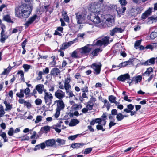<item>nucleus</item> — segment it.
<instances>
[{
	"mask_svg": "<svg viewBox=\"0 0 157 157\" xmlns=\"http://www.w3.org/2000/svg\"><path fill=\"white\" fill-rule=\"evenodd\" d=\"M24 3L15 9L16 16L21 19L28 18L31 13L32 10V1L27 0Z\"/></svg>",
	"mask_w": 157,
	"mask_h": 157,
	"instance_id": "1",
	"label": "nucleus"
},
{
	"mask_svg": "<svg viewBox=\"0 0 157 157\" xmlns=\"http://www.w3.org/2000/svg\"><path fill=\"white\" fill-rule=\"evenodd\" d=\"M90 46V45L87 44L84 47L77 49L73 52L71 56L74 58H79L82 57L84 55H87L91 51Z\"/></svg>",
	"mask_w": 157,
	"mask_h": 157,
	"instance_id": "2",
	"label": "nucleus"
},
{
	"mask_svg": "<svg viewBox=\"0 0 157 157\" xmlns=\"http://www.w3.org/2000/svg\"><path fill=\"white\" fill-rule=\"evenodd\" d=\"M91 11L94 13V16L91 15V20L95 24H98L101 22L100 17H102L101 14L98 13L99 12V11L96 9V6H94L91 8Z\"/></svg>",
	"mask_w": 157,
	"mask_h": 157,
	"instance_id": "3",
	"label": "nucleus"
},
{
	"mask_svg": "<svg viewBox=\"0 0 157 157\" xmlns=\"http://www.w3.org/2000/svg\"><path fill=\"white\" fill-rule=\"evenodd\" d=\"M56 104V108L54 117L57 118L60 115L61 111L63 110L65 108V105L62 100H58L54 101V104Z\"/></svg>",
	"mask_w": 157,
	"mask_h": 157,
	"instance_id": "4",
	"label": "nucleus"
},
{
	"mask_svg": "<svg viewBox=\"0 0 157 157\" xmlns=\"http://www.w3.org/2000/svg\"><path fill=\"white\" fill-rule=\"evenodd\" d=\"M109 37L106 36L101 39L95 40L94 41L93 45V46L96 45L99 46H101L102 45L106 46L109 43Z\"/></svg>",
	"mask_w": 157,
	"mask_h": 157,
	"instance_id": "5",
	"label": "nucleus"
},
{
	"mask_svg": "<svg viewBox=\"0 0 157 157\" xmlns=\"http://www.w3.org/2000/svg\"><path fill=\"white\" fill-rule=\"evenodd\" d=\"M53 98L52 94L49 92L47 91L44 93V100L47 105L50 106L52 103Z\"/></svg>",
	"mask_w": 157,
	"mask_h": 157,
	"instance_id": "6",
	"label": "nucleus"
},
{
	"mask_svg": "<svg viewBox=\"0 0 157 157\" xmlns=\"http://www.w3.org/2000/svg\"><path fill=\"white\" fill-rule=\"evenodd\" d=\"M86 14L82 13H75L76 19L77 23L82 24L85 22Z\"/></svg>",
	"mask_w": 157,
	"mask_h": 157,
	"instance_id": "7",
	"label": "nucleus"
},
{
	"mask_svg": "<svg viewBox=\"0 0 157 157\" xmlns=\"http://www.w3.org/2000/svg\"><path fill=\"white\" fill-rule=\"evenodd\" d=\"M1 28L2 30L0 33V42L3 43L5 42L6 40L8 38L9 36L7 35V32L4 29L6 28L5 25L2 26Z\"/></svg>",
	"mask_w": 157,
	"mask_h": 157,
	"instance_id": "8",
	"label": "nucleus"
},
{
	"mask_svg": "<svg viewBox=\"0 0 157 157\" xmlns=\"http://www.w3.org/2000/svg\"><path fill=\"white\" fill-rule=\"evenodd\" d=\"M101 63L99 62L98 63H95L91 65V67L94 70V73L96 75H98L100 73L102 67Z\"/></svg>",
	"mask_w": 157,
	"mask_h": 157,
	"instance_id": "9",
	"label": "nucleus"
},
{
	"mask_svg": "<svg viewBox=\"0 0 157 157\" xmlns=\"http://www.w3.org/2000/svg\"><path fill=\"white\" fill-rule=\"evenodd\" d=\"M39 20V17L36 15H34L30 17L25 24L26 26L28 27L33 22L36 23Z\"/></svg>",
	"mask_w": 157,
	"mask_h": 157,
	"instance_id": "10",
	"label": "nucleus"
},
{
	"mask_svg": "<svg viewBox=\"0 0 157 157\" xmlns=\"http://www.w3.org/2000/svg\"><path fill=\"white\" fill-rule=\"evenodd\" d=\"M62 122L60 121L59 123H57L56 124L54 125L51 127L52 128H53L57 132L59 133L61 131V129H64L66 128V127L64 125H61Z\"/></svg>",
	"mask_w": 157,
	"mask_h": 157,
	"instance_id": "11",
	"label": "nucleus"
},
{
	"mask_svg": "<svg viewBox=\"0 0 157 157\" xmlns=\"http://www.w3.org/2000/svg\"><path fill=\"white\" fill-rule=\"evenodd\" d=\"M96 101V98L92 97L90 99L89 101L86 103V107L89 111H91L93 109L94 103Z\"/></svg>",
	"mask_w": 157,
	"mask_h": 157,
	"instance_id": "12",
	"label": "nucleus"
},
{
	"mask_svg": "<svg viewBox=\"0 0 157 157\" xmlns=\"http://www.w3.org/2000/svg\"><path fill=\"white\" fill-rule=\"evenodd\" d=\"M55 96L59 100H62L65 97V93L60 89H58L55 93Z\"/></svg>",
	"mask_w": 157,
	"mask_h": 157,
	"instance_id": "13",
	"label": "nucleus"
},
{
	"mask_svg": "<svg viewBox=\"0 0 157 157\" xmlns=\"http://www.w3.org/2000/svg\"><path fill=\"white\" fill-rule=\"evenodd\" d=\"M46 146L48 147H52L54 146L55 147L57 146L56 144V140L54 139H50L45 141Z\"/></svg>",
	"mask_w": 157,
	"mask_h": 157,
	"instance_id": "14",
	"label": "nucleus"
},
{
	"mask_svg": "<svg viewBox=\"0 0 157 157\" xmlns=\"http://www.w3.org/2000/svg\"><path fill=\"white\" fill-rule=\"evenodd\" d=\"M36 89L39 94H42L43 92L44 93L47 91L46 89H44L43 85L39 84L37 85L36 86Z\"/></svg>",
	"mask_w": 157,
	"mask_h": 157,
	"instance_id": "15",
	"label": "nucleus"
},
{
	"mask_svg": "<svg viewBox=\"0 0 157 157\" xmlns=\"http://www.w3.org/2000/svg\"><path fill=\"white\" fill-rule=\"evenodd\" d=\"M130 78V75L128 74L127 73L121 75L117 78V79L120 81L124 82L125 80L128 79Z\"/></svg>",
	"mask_w": 157,
	"mask_h": 157,
	"instance_id": "16",
	"label": "nucleus"
},
{
	"mask_svg": "<svg viewBox=\"0 0 157 157\" xmlns=\"http://www.w3.org/2000/svg\"><path fill=\"white\" fill-rule=\"evenodd\" d=\"M86 144V143H74L72 144L71 147L73 149H78L82 147L84 145Z\"/></svg>",
	"mask_w": 157,
	"mask_h": 157,
	"instance_id": "17",
	"label": "nucleus"
},
{
	"mask_svg": "<svg viewBox=\"0 0 157 157\" xmlns=\"http://www.w3.org/2000/svg\"><path fill=\"white\" fill-rule=\"evenodd\" d=\"M126 10V8L124 6H122L117 8L116 9L118 14L120 15L119 17L121 16V14H123Z\"/></svg>",
	"mask_w": 157,
	"mask_h": 157,
	"instance_id": "18",
	"label": "nucleus"
},
{
	"mask_svg": "<svg viewBox=\"0 0 157 157\" xmlns=\"http://www.w3.org/2000/svg\"><path fill=\"white\" fill-rule=\"evenodd\" d=\"M60 73V70L56 67L52 68L50 72L51 75L53 76H57Z\"/></svg>",
	"mask_w": 157,
	"mask_h": 157,
	"instance_id": "19",
	"label": "nucleus"
},
{
	"mask_svg": "<svg viewBox=\"0 0 157 157\" xmlns=\"http://www.w3.org/2000/svg\"><path fill=\"white\" fill-rule=\"evenodd\" d=\"M102 51V50L100 48H96L93 50L92 52L90 53V55H92L94 57L97 56L99 53Z\"/></svg>",
	"mask_w": 157,
	"mask_h": 157,
	"instance_id": "20",
	"label": "nucleus"
},
{
	"mask_svg": "<svg viewBox=\"0 0 157 157\" xmlns=\"http://www.w3.org/2000/svg\"><path fill=\"white\" fill-rule=\"evenodd\" d=\"M123 31L121 28L116 27L111 31L110 35L111 36H113L115 33L117 32L122 33Z\"/></svg>",
	"mask_w": 157,
	"mask_h": 157,
	"instance_id": "21",
	"label": "nucleus"
},
{
	"mask_svg": "<svg viewBox=\"0 0 157 157\" xmlns=\"http://www.w3.org/2000/svg\"><path fill=\"white\" fill-rule=\"evenodd\" d=\"M73 42L71 41L63 44L61 47L60 49L63 50L68 48L73 44Z\"/></svg>",
	"mask_w": 157,
	"mask_h": 157,
	"instance_id": "22",
	"label": "nucleus"
},
{
	"mask_svg": "<svg viewBox=\"0 0 157 157\" xmlns=\"http://www.w3.org/2000/svg\"><path fill=\"white\" fill-rule=\"evenodd\" d=\"M71 81V78L70 77H67L65 78L64 82V85L65 86V89L71 88V86L69 84Z\"/></svg>",
	"mask_w": 157,
	"mask_h": 157,
	"instance_id": "23",
	"label": "nucleus"
},
{
	"mask_svg": "<svg viewBox=\"0 0 157 157\" xmlns=\"http://www.w3.org/2000/svg\"><path fill=\"white\" fill-rule=\"evenodd\" d=\"M70 88H67L65 89L66 94L68 96L69 98L74 97V98L77 100V98H76L73 92L70 90Z\"/></svg>",
	"mask_w": 157,
	"mask_h": 157,
	"instance_id": "24",
	"label": "nucleus"
},
{
	"mask_svg": "<svg viewBox=\"0 0 157 157\" xmlns=\"http://www.w3.org/2000/svg\"><path fill=\"white\" fill-rule=\"evenodd\" d=\"M155 58H152L148 60L145 62L144 64L145 66L150 65H153L155 63Z\"/></svg>",
	"mask_w": 157,
	"mask_h": 157,
	"instance_id": "25",
	"label": "nucleus"
},
{
	"mask_svg": "<svg viewBox=\"0 0 157 157\" xmlns=\"http://www.w3.org/2000/svg\"><path fill=\"white\" fill-rule=\"evenodd\" d=\"M127 108L124 109L123 111L126 113H129L132 111L134 108V106L132 104H130L127 105Z\"/></svg>",
	"mask_w": 157,
	"mask_h": 157,
	"instance_id": "26",
	"label": "nucleus"
},
{
	"mask_svg": "<svg viewBox=\"0 0 157 157\" xmlns=\"http://www.w3.org/2000/svg\"><path fill=\"white\" fill-rule=\"evenodd\" d=\"M105 22L107 26L109 27L112 26L113 25L114 21L111 18L109 17L106 19Z\"/></svg>",
	"mask_w": 157,
	"mask_h": 157,
	"instance_id": "27",
	"label": "nucleus"
},
{
	"mask_svg": "<svg viewBox=\"0 0 157 157\" xmlns=\"http://www.w3.org/2000/svg\"><path fill=\"white\" fill-rule=\"evenodd\" d=\"M79 122V121L77 119H72L69 124L70 126H75Z\"/></svg>",
	"mask_w": 157,
	"mask_h": 157,
	"instance_id": "28",
	"label": "nucleus"
},
{
	"mask_svg": "<svg viewBox=\"0 0 157 157\" xmlns=\"http://www.w3.org/2000/svg\"><path fill=\"white\" fill-rule=\"evenodd\" d=\"M4 103L5 104L6 107V109H5V110L7 111L8 110H10L12 108V105H10V103L6 101H4Z\"/></svg>",
	"mask_w": 157,
	"mask_h": 157,
	"instance_id": "29",
	"label": "nucleus"
},
{
	"mask_svg": "<svg viewBox=\"0 0 157 157\" xmlns=\"http://www.w3.org/2000/svg\"><path fill=\"white\" fill-rule=\"evenodd\" d=\"M56 142L58 144L57 146H61L65 144L66 140L64 139H62L59 138H57L56 141Z\"/></svg>",
	"mask_w": 157,
	"mask_h": 157,
	"instance_id": "30",
	"label": "nucleus"
},
{
	"mask_svg": "<svg viewBox=\"0 0 157 157\" xmlns=\"http://www.w3.org/2000/svg\"><path fill=\"white\" fill-rule=\"evenodd\" d=\"M153 72V69L152 67H149L147 69L146 71L143 74V75H146L147 76H149Z\"/></svg>",
	"mask_w": 157,
	"mask_h": 157,
	"instance_id": "31",
	"label": "nucleus"
},
{
	"mask_svg": "<svg viewBox=\"0 0 157 157\" xmlns=\"http://www.w3.org/2000/svg\"><path fill=\"white\" fill-rule=\"evenodd\" d=\"M62 16L64 21L67 22H68L69 21V18L66 11L63 12L62 14Z\"/></svg>",
	"mask_w": 157,
	"mask_h": 157,
	"instance_id": "32",
	"label": "nucleus"
},
{
	"mask_svg": "<svg viewBox=\"0 0 157 157\" xmlns=\"http://www.w3.org/2000/svg\"><path fill=\"white\" fill-rule=\"evenodd\" d=\"M3 20L9 23H13V21L11 20L10 17L9 15H5L3 17Z\"/></svg>",
	"mask_w": 157,
	"mask_h": 157,
	"instance_id": "33",
	"label": "nucleus"
},
{
	"mask_svg": "<svg viewBox=\"0 0 157 157\" xmlns=\"http://www.w3.org/2000/svg\"><path fill=\"white\" fill-rule=\"evenodd\" d=\"M151 12L150 10H147L146 12L143 13L142 16V18L143 19H145L148 15H151Z\"/></svg>",
	"mask_w": 157,
	"mask_h": 157,
	"instance_id": "34",
	"label": "nucleus"
},
{
	"mask_svg": "<svg viewBox=\"0 0 157 157\" xmlns=\"http://www.w3.org/2000/svg\"><path fill=\"white\" fill-rule=\"evenodd\" d=\"M11 68L12 67L10 65H9L7 68L4 69V71L2 73V74L5 75L8 74L11 71Z\"/></svg>",
	"mask_w": 157,
	"mask_h": 157,
	"instance_id": "35",
	"label": "nucleus"
},
{
	"mask_svg": "<svg viewBox=\"0 0 157 157\" xmlns=\"http://www.w3.org/2000/svg\"><path fill=\"white\" fill-rule=\"evenodd\" d=\"M20 92L17 93L16 95L17 96L20 98H23L24 97V91L23 89H20Z\"/></svg>",
	"mask_w": 157,
	"mask_h": 157,
	"instance_id": "36",
	"label": "nucleus"
},
{
	"mask_svg": "<svg viewBox=\"0 0 157 157\" xmlns=\"http://www.w3.org/2000/svg\"><path fill=\"white\" fill-rule=\"evenodd\" d=\"M3 107L0 105V117H2L5 113Z\"/></svg>",
	"mask_w": 157,
	"mask_h": 157,
	"instance_id": "37",
	"label": "nucleus"
},
{
	"mask_svg": "<svg viewBox=\"0 0 157 157\" xmlns=\"http://www.w3.org/2000/svg\"><path fill=\"white\" fill-rule=\"evenodd\" d=\"M108 99L111 103H113L116 100V97L113 95L109 96Z\"/></svg>",
	"mask_w": 157,
	"mask_h": 157,
	"instance_id": "38",
	"label": "nucleus"
},
{
	"mask_svg": "<svg viewBox=\"0 0 157 157\" xmlns=\"http://www.w3.org/2000/svg\"><path fill=\"white\" fill-rule=\"evenodd\" d=\"M116 117L117 121H120L123 119L124 118V116L121 113H120L117 114Z\"/></svg>",
	"mask_w": 157,
	"mask_h": 157,
	"instance_id": "39",
	"label": "nucleus"
},
{
	"mask_svg": "<svg viewBox=\"0 0 157 157\" xmlns=\"http://www.w3.org/2000/svg\"><path fill=\"white\" fill-rule=\"evenodd\" d=\"M31 67V66L30 65L27 64H24L23 65V67L24 69L25 72H27L29 70V69Z\"/></svg>",
	"mask_w": 157,
	"mask_h": 157,
	"instance_id": "40",
	"label": "nucleus"
},
{
	"mask_svg": "<svg viewBox=\"0 0 157 157\" xmlns=\"http://www.w3.org/2000/svg\"><path fill=\"white\" fill-rule=\"evenodd\" d=\"M142 77L141 75H138L135 78V79L134 80L135 84H136L138 83V82H140L142 80Z\"/></svg>",
	"mask_w": 157,
	"mask_h": 157,
	"instance_id": "41",
	"label": "nucleus"
},
{
	"mask_svg": "<svg viewBox=\"0 0 157 157\" xmlns=\"http://www.w3.org/2000/svg\"><path fill=\"white\" fill-rule=\"evenodd\" d=\"M14 133V129L13 128H10L8 132V134L10 136H13Z\"/></svg>",
	"mask_w": 157,
	"mask_h": 157,
	"instance_id": "42",
	"label": "nucleus"
},
{
	"mask_svg": "<svg viewBox=\"0 0 157 157\" xmlns=\"http://www.w3.org/2000/svg\"><path fill=\"white\" fill-rule=\"evenodd\" d=\"M43 117L40 115L37 116L36 117L35 122L36 124L37 123L41 121Z\"/></svg>",
	"mask_w": 157,
	"mask_h": 157,
	"instance_id": "43",
	"label": "nucleus"
},
{
	"mask_svg": "<svg viewBox=\"0 0 157 157\" xmlns=\"http://www.w3.org/2000/svg\"><path fill=\"white\" fill-rule=\"evenodd\" d=\"M141 43V40H138L135 42L134 44V47L136 49H137L139 48V46L140 45Z\"/></svg>",
	"mask_w": 157,
	"mask_h": 157,
	"instance_id": "44",
	"label": "nucleus"
},
{
	"mask_svg": "<svg viewBox=\"0 0 157 157\" xmlns=\"http://www.w3.org/2000/svg\"><path fill=\"white\" fill-rule=\"evenodd\" d=\"M72 106L74 109H75L76 110L81 109L82 107L81 105H78L77 104L73 105Z\"/></svg>",
	"mask_w": 157,
	"mask_h": 157,
	"instance_id": "45",
	"label": "nucleus"
},
{
	"mask_svg": "<svg viewBox=\"0 0 157 157\" xmlns=\"http://www.w3.org/2000/svg\"><path fill=\"white\" fill-rule=\"evenodd\" d=\"M157 36V33L155 32H152L150 35V38L152 39H153Z\"/></svg>",
	"mask_w": 157,
	"mask_h": 157,
	"instance_id": "46",
	"label": "nucleus"
},
{
	"mask_svg": "<svg viewBox=\"0 0 157 157\" xmlns=\"http://www.w3.org/2000/svg\"><path fill=\"white\" fill-rule=\"evenodd\" d=\"M43 73L41 71H40L38 74V77L36 78V79L38 80H40L42 78V75Z\"/></svg>",
	"mask_w": 157,
	"mask_h": 157,
	"instance_id": "47",
	"label": "nucleus"
},
{
	"mask_svg": "<svg viewBox=\"0 0 157 157\" xmlns=\"http://www.w3.org/2000/svg\"><path fill=\"white\" fill-rule=\"evenodd\" d=\"M81 90L82 92H88L89 91L87 86L85 85L84 87L81 88Z\"/></svg>",
	"mask_w": 157,
	"mask_h": 157,
	"instance_id": "48",
	"label": "nucleus"
},
{
	"mask_svg": "<svg viewBox=\"0 0 157 157\" xmlns=\"http://www.w3.org/2000/svg\"><path fill=\"white\" fill-rule=\"evenodd\" d=\"M96 128L98 130H102V131H104L105 130V129L103 128V126L101 125H97L96 126Z\"/></svg>",
	"mask_w": 157,
	"mask_h": 157,
	"instance_id": "49",
	"label": "nucleus"
},
{
	"mask_svg": "<svg viewBox=\"0 0 157 157\" xmlns=\"http://www.w3.org/2000/svg\"><path fill=\"white\" fill-rule=\"evenodd\" d=\"M42 102V100L40 99H36L35 101V103L36 105H40L41 104Z\"/></svg>",
	"mask_w": 157,
	"mask_h": 157,
	"instance_id": "50",
	"label": "nucleus"
},
{
	"mask_svg": "<svg viewBox=\"0 0 157 157\" xmlns=\"http://www.w3.org/2000/svg\"><path fill=\"white\" fill-rule=\"evenodd\" d=\"M78 134L75 135L73 136H71L68 137V139L72 140H75L78 136Z\"/></svg>",
	"mask_w": 157,
	"mask_h": 157,
	"instance_id": "51",
	"label": "nucleus"
},
{
	"mask_svg": "<svg viewBox=\"0 0 157 157\" xmlns=\"http://www.w3.org/2000/svg\"><path fill=\"white\" fill-rule=\"evenodd\" d=\"M104 104L103 106L104 107H106L109 106H110V104L108 101V100L106 99H105L103 102Z\"/></svg>",
	"mask_w": 157,
	"mask_h": 157,
	"instance_id": "52",
	"label": "nucleus"
},
{
	"mask_svg": "<svg viewBox=\"0 0 157 157\" xmlns=\"http://www.w3.org/2000/svg\"><path fill=\"white\" fill-rule=\"evenodd\" d=\"M92 149L91 148H86L84 152V153L85 154H87L90 153L92 151Z\"/></svg>",
	"mask_w": 157,
	"mask_h": 157,
	"instance_id": "53",
	"label": "nucleus"
},
{
	"mask_svg": "<svg viewBox=\"0 0 157 157\" xmlns=\"http://www.w3.org/2000/svg\"><path fill=\"white\" fill-rule=\"evenodd\" d=\"M24 93L26 95H29L30 92V90L29 88H27L24 90Z\"/></svg>",
	"mask_w": 157,
	"mask_h": 157,
	"instance_id": "54",
	"label": "nucleus"
},
{
	"mask_svg": "<svg viewBox=\"0 0 157 157\" xmlns=\"http://www.w3.org/2000/svg\"><path fill=\"white\" fill-rule=\"evenodd\" d=\"M50 129V127L48 126H45L42 127L41 129L45 131H48Z\"/></svg>",
	"mask_w": 157,
	"mask_h": 157,
	"instance_id": "55",
	"label": "nucleus"
},
{
	"mask_svg": "<svg viewBox=\"0 0 157 157\" xmlns=\"http://www.w3.org/2000/svg\"><path fill=\"white\" fill-rule=\"evenodd\" d=\"M119 1L122 6H124L127 3L126 0H119Z\"/></svg>",
	"mask_w": 157,
	"mask_h": 157,
	"instance_id": "56",
	"label": "nucleus"
},
{
	"mask_svg": "<svg viewBox=\"0 0 157 157\" xmlns=\"http://www.w3.org/2000/svg\"><path fill=\"white\" fill-rule=\"evenodd\" d=\"M134 62V59H130L129 60L126 61L127 65L132 64Z\"/></svg>",
	"mask_w": 157,
	"mask_h": 157,
	"instance_id": "57",
	"label": "nucleus"
},
{
	"mask_svg": "<svg viewBox=\"0 0 157 157\" xmlns=\"http://www.w3.org/2000/svg\"><path fill=\"white\" fill-rule=\"evenodd\" d=\"M111 115L113 116L117 115V112L116 109H113L111 112Z\"/></svg>",
	"mask_w": 157,
	"mask_h": 157,
	"instance_id": "58",
	"label": "nucleus"
},
{
	"mask_svg": "<svg viewBox=\"0 0 157 157\" xmlns=\"http://www.w3.org/2000/svg\"><path fill=\"white\" fill-rule=\"evenodd\" d=\"M145 48H146V49H151V50H153V49L154 48V47L151 44H149L147 45L145 47Z\"/></svg>",
	"mask_w": 157,
	"mask_h": 157,
	"instance_id": "59",
	"label": "nucleus"
},
{
	"mask_svg": "<svg viewBox=\"0 0 157 157\" xmlns=\"http://www.w3.org/2000/svg\"><path fill=\"white\" fill-rule=\"evenodd\" d=\"M94 119L95 123H98L99 124H101L102 121V119L101 118H97Z\"/></svg>",
	"mask_w": 157,
	"mask_h": 157,
	"instance_id": "60",
	"label": "nucleus"
},
{
	"mask_svg": "<svg viewBox=\"0 0 157 157\" xmlns=\"http://www.w3.org/2000/svg\"><path fill=\"white\" fill-rule=\"evenodd\" d=\"M38 56L39 57L37 58V59L38 60H40V59H47L48 57V56H42L40 55H39Z\"/></svg>",
	"mask_w": 157,
	"mask_h": 157,
	"instance_id": "61",
	"label": "nucleus"
},
{
	"mask_svg": "<svg viewBox=\"0 0 157 157\" xmlns=\"http://www.w3.org/2000/svg\"><path fill=\"white\" fill-rule=\"evenodd\" d=\"M24 105L26 106L28 108H29L31 107V103L29 102L26 101L25 102Z\"/></svg>",
	"mask_w": 157,
	"mask_h": 157,
	"instance_id": "62",
	"label": "nucleus"
},
{
	"mask_svg": "<svg viewBox=\"0 0 157 157\" xmlns=\"http://www.w3.org/2000/svg\"><path fill=\"white\" fill-rule=\"evenodd\" d=\"M127 65L126 61L123 62L119 64V67H120L121 68L126 66Z\"/></svg>",
	"mask_w": 157,
	"mask_h": 157,
	"instance_id": "63",
	"label": "nucleus"
},
{
	"mask_svg": "<svg viewBox=\"0 0 157 157\" xmlns=\"http://www.w3.org/2000/svg\"><path fill=\"white\" fill-rule=\"evenodd\" d=\"M29 139V137L28 136H23V137H21V141H25V140H28Z\"/></svg>",
	"mask_w": 157,
	"mask_h": 157,
	"instance_id": "64",
	"label": "nucleus"
}]
</instances>
